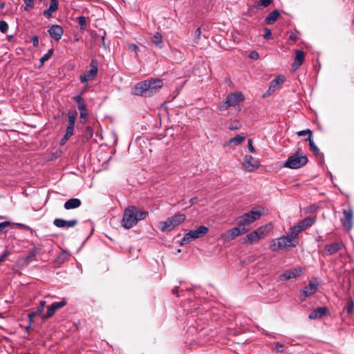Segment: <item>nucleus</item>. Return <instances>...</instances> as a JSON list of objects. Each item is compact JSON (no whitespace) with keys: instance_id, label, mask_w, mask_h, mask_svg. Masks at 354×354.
<instances>
[{"instance_id":"7c9ffc66","label":"nucleus","mask_w":354,"mask_h":354,"mask_svg":"<svg viewBox=\"0 0 354 354\" xmlns=\"http://www.w3.org/2000/svg\"><path fill=\"white\" fill-rule=\"evenodd\" d=\"M78 109L80 113V118L86 119L88 117V112L86 106V104H78Z\"/></svg>"},{"instance_id":"a878e982","label":"nucleus","mask_w":354,"mask_h":354,"mask_svg":"<svg viewBox=\"0 0 354 354\" xmlns=\"http://www.w3.org/2000/svg\"><path fill=\"white\" fill-rule=\"evenodd\" d=\"M285 81V77L283 75H278L276 78H274L272 81H271L269 86L268 91L270 92H274L277 88V86L280 84H282Z\"/></svg>"},{"instance_id":"6ab92c4d","label":"nucleus","mask_w":354,"mask_h":354,"mask_svg":"<svg viewBox=\"0 0 354 354\" xmlns=\"http://www.w3.org/2000/svg\"><path fill=\"white\" fill-rule=\"evenodd\" d=\"M328 312V309L326 306L318 307L314 309L309 315L308 318L310 319H317L322 317L326 315Z\"/></svg>"},{"instance_id":"09e8293b","label":"nucleus","mask_w":354,"mask_h":354,"mask_svg":"<svg viewBox=\"0 0 354 354\" xmlns=\"http://www.w3.org/2000/svg\"><path fill=\"white\" fill-rule=\"evenodd\" d=\"M10 225V223L9 221H4L0 223V233L3 232V230L5 229V227L9 226Z\"/></svg>"},{"instance_id":"0eeeda50","label":"nucleus","mask_w":354,"mask_h":354,"mask_svg":"<svg viewBox=\"0 0 354 354\" xmlns=\"http://www.w3.org/2000/svg\"><path fill=\"white\" fill-rule=\"evenodd\" d=\"M262 213L261 210L257 209H253L251 211L245 213L242 216H240L237 218L238 224L241 226H244L245 225H249L254 221L258 220Z\"/></svg>"},{"instance_id":"a18cd8bd","label":"nucleus","mask_w":354,"mask_h":354,"mask_svg":"<svg viewBox=\"0 0 354 354\" xmlns=\"http://www.w3.org/2000/svg\"><path fill=\"white\" fill-rule=\"evenodd\" d=\"M74 101L78 104H85L84 99L82 98V93L77 95L73 97Z\"/></svg>"},{"instance_id":"f8f14e48","label":"nucleus","mask_w":354,"mask_h":354,"mask_svg":"<svg viewBox=\"0 0 354 354\" xmlns=\"http://www.w3.org/2000/svg\"><path fill=\"white\" fill-rule=\"evenodd\" d=\"M344 216L341 218V222L344 228L350 230L353 227V212L352 208L343 209Z\"/></svg>"},{"instance_id":"680f3d73","label":"nucleus","mask_w":354,"mask_h":354,"mask_svg":"<svg viewBox=\"0 0 354 354\" xmlns=\"http://www.w3.org/2000/svg\"><path fill=\"white\" fill-rule=\"evenodd\" d=\"M172 293L174 295H176V296H178V287H176L172 290Z\"/></svg>"},{"instance_id":"6e6552de","label":"nucleus","mask_w":354,"mask_h":354,"mask_svg":"<svg viewBox=\"0 0 354 354\" xmlns=\"http://www.w3.org/2000/svg\"><path fill=\"white\" fill-rule=\"evenodd\" d=\"M266 226H261L256 230L249 233L244 238L243 243H252L259 241L261 239L263 238L266 235Z\"/></svg>"},{"instance_id":"2f4dec72","label":"nucleus","mask_w":354,"mask_h":354,"mask_svg":"<svg viewBox=\"0 0 354 354\" xmlns=\"http://www.w3.org/2000/svg\"><path fill=\"white\" fill-rule=\"evenodd\" d=\"M38 252V250L37 248H34L31 249L29 252L26 257L25 258V261L28 263L32 261V259L36 256Z\"/></svg>"},{"instance_id":"7ed1b4c3","label":"nucleus","mask_w":354,"mask_h":354,"mask_svg":"<svg viewBox=\"0 0 354 354\" xmlns=\"http://www.w3.org/2000/svg\"><path fill=\"white\" fill-rule=\"evenodd\" d=\"M298 243V236L290 229L286 236H282L278 238L270 248L272 251L287 247H295Z\"/></svg>"},{"instance_id":"ea45409f","label":"nucleus","mask_w":354,"mask_h":354,"mask_svg":"<svg viewBox=\"0 0 354 354\" xmlns=\"http://www.w3.org/2000/svg\"><path fill=\"white\" fill-rule=\"evenodd\" d=\"M353 308H354L353 301H352V299H349L347 301V304H346V306L345 307V310H346V312L348 314H351L353 312Z\"/></svg>"},{"instance_id":"13d9d810","label":"nucleus","mask_w":354,"mask_h":354,"mask_svg":"<svg viewBox=\"0 0 354 354\" xmlns=\"http://www.w3.org/2000/svg\"><path fill=\"white\" fill-rule=\"evenodd\" d=\"M129 49L131 51H134L135 53H137V51L138 50V46L136 44H129Z\"/></svg>"},{"instance_id":"dca6fc26","label":"nucleus","mask_w":354,"mask_h":354,"mask_svg":"<svg viewBox=\"0 0 354 354\" xmlns=\"http://www.w3.org/2000/svg\"><path fill=\"white\" fill-rule=\"evenodd\" d=\"M302 273V270L300 267L295 268L292 270H289L281 274L279 277L281 281H286L291 279H295Z\"/></svg>"},{"instance_id":"a19ab883","label":"nucleus","mask_w":354,"mask_h":354,"mask_svg":"<svg viewBox=\"0 0 354 354\" xmlns=\"http://www.w3.org/2000/svg\"><path fill=\"white\" fill-rule=\"evenodd\" d=\"M8 29V25L6 21L1 20L0 21V31L3 33H6Z\"/></svg>"},{"instance_id":"c756f323","label":"nucleus","mask_w":354,"mask_h":354,"mask_svg":"<svg viewBox=\"0 0 354 354\" xmlns=\"http://www.w3.org/2000/svg\"><path fill=\"white\" fill-rule=\"evenodd\" d=\"M245 139V135L243 133L239 134L235 137L231 138L228 141L229 145H238L241 144Z\"/></svg>"},{"instance_id":"4c0bfd02","label":"nucleus","mask_w":354,"mask_h":354,"mask_svg":"<svg viewBox=\"0 0 354 354\" xmlns=\"http://www.w3.org/2000/svg\"><path fill=\"white\" fill-rule=\"evenodd\" d=\"M272 349L276 353H282L284 351L283 346L279 342H274L272 344Z\"/></svg>"},{"instance_id":"4be33fe9","label":"nucleus","mask_w":354,"mask_h":354,"mask_svg":"<svg viewBox=\"0 0 354 354\" xmlns=\"http://www.w3.org/2000/svg\"><path fill=\"white\" fill-rule=\"evenodd\" d=\"M342 245V243L334 242L332 243L331 244L326 245L325 246L324 250L328 255H332L337 253L339 250H340Z\"/></svg>"},{"instance_id":"58836bf2","label":"nucleus","mask_w":354,"mask_h":354,"mask_svg":"<svg viewBox=\"0 0 354 354\" xmlns=\"http://www.w3.org/2000/svg\"><path fill=\"white\" fill-rule=\"evenodd\" d=\"M15 225L17 226L19 229L30 231L31 234H33L35 232V231L30 226L26 225L25 224L17 223H15Z\"/></svg>"},{"instance_id":"603ef678","label":"nucleus","mask_w":354,"mask_h":354,"mask_svg":"<svg viewBox=\"0 0 354 354\" xmlns=\"http://www.w3.org/2000/svg\"><path fill=\"white\" fill-rule=\"evenodd\" d=\"M248 147L249 151L251 153H254L256 151L255 149L254 148V147L252 145V140H248Z\"/></svg>"},{"instance_id":"6e6d98bb","label":"nucleus","mask_w":354,"mask_h":354,"mask_svg":"<svg viewBox=\"0 0 354 354\" xmlns=\"http://www.w3.org/2000/svg\"><path fill=\"white\" fill-rule=\"evenodd\" d=\"M28 324H30V325H32V323L34 322V318L35 317V315L31 312L28 315Z\"/></svg>"},{"instance_id":"9b49d317","label":"nucleus","mask_w":354,"mask_h":354,"mask_svg":"<svg viewBox=\"0 0 354 354\" xmlns=\"http://www.w3.org/2000/svg\"><path fill=\"white\" fill-rule=\"evenodd\" d=\"M77 117V111L71 110L68 113V124L65 133V140H68L74 133L75 122Z\"/></svg>"},{"instance_id":"f03ea898","label":"nucleus","mask_w":354,"mask_h":354,"mask_svg":"<svg viewBox=\"0 0 354 354\" xmlns=\"http://www.w3.org/2000/svg\"><path fill=\"white\" fill-rule=\"evenodd\" d=\"M147 215V211L141 210L133 205L129 206L124 211L121 225L125 229H131L138 221L144 220Z\"/></svg>"},{"instance_id":"8fccbe9b","label":"nucleus","mask_w":354,"mask_h":354,"mask_svg":"<svg viewBox=\"0 0 354 354\" xmlns=\"http://www.w3.org/2000/svg\"><path fill=\"white\" fill-rule=\"evenodd\" d=\"M10 225V223L9 221H4L0 223V233L3 232V230L5 229V227L9 226Z\"/></svg>"},{"instance_id":"393cba45","label":"nucleus","mask_w":354,"mask_h":354,"mask_svg":"<svg viewBox=\"0 0 354 354\" xmlns=\"http://www.w3.org/2000/svg\"><path fill=\"white\" fill-rule=\"evenodd\" d=\"M82 204L80 199L77 198H70L66 201L64 204V207L66 209H72L79 207Z\"/></svg>"},{"instance_id":"052dcab7","label":"nucleus","mask_w":354,"mask_h":354,"mask_svg":"<svg viewBox=\"0 0 354 354\" xmlns=\"http://www.w3.org/2000/svg\"><path fill=\"white\" fill-rule=\"evenodd\" d=\"M197 201V198L196 197H193L190 200H189V203H190V205H194Z\"/></svg>"},{"instance_id":"5fc2aeb1","label":"nucleus","mask_w":354,"mask_h":354,"mask_svg":"<svg viewBox=\"0 0 354 354\" xmlns=\"http://www.w3.org/2000/svg\"><path fill=\"white\" fill-rule=\"evenodd\" d=\"M239 128V122L237 121H235L232 124H230L229 129L230 130H236Z\"/></svg>"},{"instance_id":"774afa93","label":"nucleus","mask_w":354,"mask_h":354,"mask_svg":"<svg viewBox=\"0 0 354 354\" xmlns=\"http://www.w3.org/2000/svg\"><path fill=\"white\" fill-rule=\"evenodd\" d=\"M324 239L322 238V236H319L317 238V241H323Z\"/></svg>"},{"instance_id":"de8ad7c7","label":"nucleus","mask_w":354,"mask_h":354,"mask_svg":"<svg viewBox=\"0 0 354 354\" xmlns=\"http://www.w3.org/2000/svg\"><path fill=\"white\" fill-rule=\"evenodd\" d=\"M201 28H198L196 31H195V42L196 43H198V40L200 39V37H201Z\"/></svg>"},{"instance_id":"1a4fd4ad","label":"nucleus","mask_w":354,"mask_h":354,"mask_svg":"<svg viewBox=\"0 0 354 354\" xmlns=\"http://www.w3.org/2000/svg\"><path fill=\"white\" fill-rule=\"evenodd\" d=\"M90 70L86 73L80 75L82 83H86L88 81L93 80L98 72V62L96 59H93L89 64Z\"/></svg>"},{"instance_id":"0e129e2a","label":"nucleus","mask_w":354,"mask_h":354,"mask_svg":"<svg viewBox=\"0 0 354 354\" xmlns=\"http://www.w3.org/2000/svg\"><path fill=\"white\" fill-rule=\"evenodd\" d=\"M68 140H65V135L64 136L63 138L60 141V145H63L65 144V142L67 141Z\"/></svg>"},{"instance_id":"c9c22d12","label":"nucleus","mask_w":354,"mask_h":354,"mask_svg":"<svg viewBox=\"0 0 354 354\" xmlns=\"http://www.w3.org/2000/svg\"><path fill=\"white\" fill-rule=\"evenodd\" d=\"M230 106H231V104H230V102H229L227 97H226L225 101H223L219 104L218 108L220 111H225V110H227Z\"/></svg>"},{"instance_id":"3c124183","label":"nucleus","mask_w":354,"mask_h":354,"mask_svg":"<svg viewBox=\"0 0 354 354\" xmlns=\"http://www.w3.org/2000/svg\"><path fill=\"white\" fill-rule=\"evenodd\" d=\"M10 255V252L8 250H5L3 254L0 256V262H3L6 258Z\"/></svg>"},{"instance_id":"b1692460","label":"nucleus","mask_w":354,"mask_h":354,"mask_svg":"<svg viewBox=\"0 0 354 354\" xmlns=\"http://www.w3.org/2000/svg\"><path fill=\"white\" fill-rule=\"evenodd\" d=\"M71 254L66 250H62L54 261L55 267H60L66 261L68 260Z\"/></svg>"},{"instance_id":"e433bc0d","label":"nucleus","mask_w":354,"mask_h":354,"mask_svg":"<svg viewBox=\"0 0 354 354\" xmlns=\"http://www.w3.org/2000/svg\"><path fill=\"white\" fill-rule=\"evenodd\" d=\"M77 21L80 26V29L82 30H84L86 29V17L84 16H80L77 18Z\"/></svg>"},{"instance_id":"338daca9","label":"nucleus","mask_w":354,"mask_h":354,"mask_svg":"<svg viewBox=\"0 0 354 354\" xmlns=\"http://www.w3.org/2000/svg\"><path fill=\"white\" fill-rule=\"evenodd\" d=\"M290 39L295 41L297 39V37L294 35H290Z\"/></svg>"},{"instance_id":"4468645a","label":"nucleus","mask_w":354,"mask_h":354,"mask_svg":"<svg viewBox=\"0 0 354 354\" xmlns=\"http://www.w3.org/2000/svg\"><path fill=\"white\" fill-rule=\"evenodd\" d=\"M248 230L245 228V227L239 225L238 227H233L226 232V233L224 234L223 237L225 240H233L239 235L245 233Z\"/></svg>"},{"instance_id":"69168bd1","label":"nucleus","mask_w":354,"mask_h":354,"mask_svg":"<svg viewBox=\"0 0 354 354\" xmlns=\"http://www.w3.org/2000/svg\"><path fill=\"white\" fill-rule=\"evenodd\" d=\"M5 3L0 2V11L5 8Z\"/></svg>"},{"instance_id":"a211bd4d","label":"nucleus","mask_w":354,"mask_h":354,"mask_svg":"<svg viewBox=\"0 0 354 354\" xmlns=\"http://www.w3.org/2000/svg\"><path fill=\"white\" fill-rule=\"evenodd\" d=\"M50 37L56 41H59L64 32V30L62 26L59 25H53L48 30Z\"/></svg>"},{"instance_id":"49530a36","label":"nucleus","mask_w":354,"mask_h":354,"mask_svg":"<svg viewBox=\"0 0 354 354\" xmlns=\"http://www.w3.org/2000/svg\"><path fill=\"white\" fill-rule=\"evenodd\" d=\"M264 31H265V34L263 35V38L266 39H270L272 37L271 30L269 28H265Z\"/></svg>"},{"instance_id":"cd10ccee","label":"nucleus","mask_w":354,"mask_h":354,"mask_svg":"<svg viewBox=\"0 0 354 354\" xmlns=\"http://www.w3.org/2000/svg\"><path fill=\"white\" fill-rule=\"evenodd\" d=\"M280 13L278 10H274L270 12L265 19L266 24L270 25L274 24L279 17Z\"/></svg>"},{"instance_id":"72a5a7b5","label":"nucleus","mask_w":354,"mask_h":354,"mask_svg":"<svg viewBox=\"0 0 354 354\" xmlns=\"http://www.w3.org/2000/svg\"><path fill=\"white\" fill-rule=\"evenodd\" d=\"M45 306H46V301L44 300H41L39 301V305L37 309L35 311H32V313L36 317L37 315H38L39 314L41 313L44 311Z\"/></svg>"},{"instance_id":"aec40b11","label":"nucleus","mask_w":354,"mask_h":354,"mask_svg":"<svg viewBox=\"0 0 354 354\" xmlns=\"http://www.w3.org/2000/svg\"><path fill=\"white\" fill-rule=\"evenodd\" d=\"M227 97L232 106H235L245 99L241 93H232L229 94Z\"/></svg>"},{"instance_id":"c85d7f7f","label":"nucleus","mask_w":354,"mask_h":354,"mask_svg":"<svg viewBox=\"0 0 354 354\" xmlns=\"http://www.w3.org/2000/svg\"><path fill=\"white\" fill-rule=\"evenodd\" d=\"M152 43L158 48L162 47V35L160 32H156L151 38Z\"/></svg>"},{"instance_id":"9d476101","label":"nucleus","mask_w":354,"mask_h":354,"mask_svg":"<svg viewBox=\"0 0 354 354\" xmlns=\"http://www.w3.org/2000/svg\"><path fill=\"white\" fill-rule=\"evenodd\" d=\"M315 221L316 217L308 216L301 220L296 225L290 227V229L298 236L299 232L312 226Z\"/></svg>"},{"instance_id":"423d86ee","label":"nucleus","mask_w":354,"mask_h":354,"mask_svg":"<svg viewBox=\"0 0 354 354\" xmlns=\"http://www.w3.org/2000/svg\"><path fill=\"white\" fill-rule=\"evenodd\" d=\"M208 230L209 229L204 225H200L197 229L190 230L185 234L180 241V245L187 244L196 239L203 237L208 232Z\"/></svg>"},{"instance_id":"f3484780","label":"nucleus","mask_w":354,"mask_h":354,"mask_svg":"<svg viewBox=\"0 0 354 354\" xmlns=\"http://www.w3.org/2000/svg\"><path fill=\"white\" fill-rule=\"evenodd\" d=\"M78 223V221L77 219H72L70 221H66L62 218H55L53 221V224L55 226L59 227V228H70L75 227Z\"/></svg>"},{"instance_id":"e2e57ef3","label":"nucleus","mask_w":354,"mask_h":354,"mask_svg":"<svg viewBox=\"0 0 354 354\" xmlns=\"http://www.w3.org/2000/svg\"><path fill=\"white\" fill-rule=\"evenodd\" d=\"M31 328H32V325H30V324H28V325L25 328V331L26 333H28Z\"/></svg>"},{"instance_id":"bb28decb","label":"nucleus","mask_w":354,"mask_h":354,"mask_svg":"<svg viewBox=\"0 0 354 354\" xmlns=\"http://www.w3.org/2000/svg\"><path fill=\"white\" fill-rule=\"evenodd\" d=\"M50 3L48 9L44 11V15L47 18L52 16L53 12H55L58 8V0H50Z\"/></svg>"},{"instance_id":"20e7f679","label":"nucleus","mask_w":354,"mask_h":354,"mask_svg":"<svg viewBox=\"0 0 354 354\" xmlns=\"http://www.w3.org/2000/svg\"><path fill=\"white\" fill-rule=\"evenodd\" d=\"M308 162V158L300 150L290 156L283 164V167L292 169H299Z\"/></svg>"},{"instance_id":"4d7b16f0","label":"nucleus","mask_w":354,"mask_h":354,"mask_svg":"<svg viewBox=\"0 0 354 354\" xmlns=\"http://www.w3.org/2000/svg\"><path fill=\"white\" fill-rule=\"evenodd\" d=\"M32 41L34 47L37 46L39 44V37L37 36L32 37Z\"/></svg>"},{"instance_id":"2eb2a0df","label":"nucleus","mask_w":354,"mask_h":354,"mask_svg":"<svg viewBox=\"0 0 354 354\" xmlns=\"http://www.w3.org/2000/svg\"><path fill=\"white\" fill-rule=\"evenodd\" d=\"M260 163L258 160L252 156H245L244 158L243 167L248 171H254L259 167Z\"/></svg>"},{"instance_id":"bf43d9fd","label":"nucleus","mask_w":354,"mask_h":354,"mask_svg":"<svg viewBox=\"0 0 354 354\" xmlns=\"http://www.w3.org/2000/svg\"><path fill=\"white\" fill-rule=\"evenodd\" d=\"M86 133L89 137H91L93 136V129L91 127H86Z\"/></svg>"},{"instance_id":"f257e3e1","label":"nucleus","mask_w":354,"mask_h":354,"mask_svg":"<svg viewBox=\"0 0 354 354\" xmlns=\"http://www.w3.org/2000/svg\"><path fill=\"white\" fill-rule=\"evenodd\" d=\"M163 86L160 79H149L137 83L133 88V93L136 95L151 97L156 93Z\"/></svg>"},{"instance_id":"473e14b6","label":"nucleus","mask_w":354,"mask_h":354,"mask_svg":"<svg viewBox=\"0 0 354 354\" xmlns=\"http://www.w3.org/2000/svg\"><path fill=\"white\" fill-rule=\"evenodd\" d=\"M306 140L308 142V144H309V147H310V149L314 152L315 154H318L319 153V148L315 145V144L314 143L313 140H312L311 138L310 137H308V138L306 139Z\"/></svg>"},{"instance_id":"39448f33","label":"nucleus","mask_w":354,"mask_h":354,"mask_svg":"<svg viewBox=\"0 0 354 354\" xmlns=\"http://www.w3.org/2000/svg\"><path fill=\"white\" fill-rule=\"evenodd\" d=\"M185 220V215L183 214H177L168 218L165 221L160 223V228L161 231H171L175 227L179 225Z\"/></svg>"},{"instance_id":"79ce46f5","label":"nucleus","mask_w":354,"mask_h":354,"mask_svg":"<svg viewBox=\"0 0 354 354\" xmlns=\"http://www.w3.org/2000/svg\"><path fill=\"white\" fill-rule=\"evenodd\" d=\"M26 6L24 7V10L26 11L30 10L33 7L34 1L33 0H24Z\"/></svg>"},{"instance_id":"f704fd0d","label":"nucleus","mask_w":354,"mask_h":354,"mask_svg":"<svg viewBox=\"0 0 354 354\" xmlns=\"http://www.w3.org/2000/svg\"><path fill=\"white\" fill-rule=\"evenodd\" d=\"M53 51H54L53 48L49 49L48 53H46L45 55H44L40 58L41 65H43L44 64V62H46L52 56Z\"/></svg>"},{"instance_id":"864d4df0","label":"nucleus","mask_w":354,"mask_h":354,"mask_svg":"<svg viewBox=\"0 0 354 354\" xmlns=\"http://www.w3.org/2000/svg\"><path fill=\"white\" fill-rule=\"evenodd\" d=\"M259 57V53L257 51H252L249 55V57L252 59H257Z\"/></svg>"},{"instance_id":"c03bdc74","label":"nucleus","mask_w":354,"mask_h":354,"mask_svg":"<svg viewBox=\"0 0 354 354\" xmlns=\"http://www.w3.org/2000/svg\"><path fill=\"white\" fill-rule=\"evenodd\" d=\"M272 0H260L258 2V6L262 8H266L271 3Z\"/></svg>"},{"instance_id":"412c9836","label":"nucleus","mask_w":354,"mask_h":354,"mask_svg":"<svg viewBox=\"0 0 354 354\" xmlns=\"http://www.w3.org/2000/svg\"><path fill=\"white\" fill-rule=\"evenodd\" d=\"M317 283L310 281L308 285L302 289L301 293L304 295L305 297H308L317 291Z\"/></svg>"},{"instance_id":"ddd939ff","label":"nucleus","mask_w":354,"mask_h":354,"mask_svg":"<svg viewBox=\"0 0 354 354\" xmlns=\"http://www.w3.org/2000/svg\"><path fill=\"white\" fill-rule=\"evenodd\" d=\"M66 304L65 299H62L61 301L54 302L50 306L48 307L46 313L42 316L41 319L43 321L53 317L55 311L59 308H63Z\"/></svg>"},{"instance_id":"5701e85b","label":"nucleus","mask_w":354,"mask_h":354,"mask_svg":"<svg viewBox=\"0 0 354 354\" xmlns=\"http://www.w3.org/2000/svg\"><path fill=\"white\" fill-rule=\"evenodd\" d=\"M304 59V53L301 50H296V56L294 62L292 64L293 70L298 69L302 64Z\"/></svg>"},{"instance_id":"37998d69","label":"nucleus","mask_w":354,"mask_h":354,"mask_svg":"<svg viewBox=\"0 0 354 354\" xmlns=\"http://www.w3.org/2000/svg\"><path fill=\"white\" fill-rule=\"evenodd\" d=\"M297 133L298 136H304L306 135H308V137H310V138L312 137V131L310 129L302 130V131H298Z\"/></svg>"}]
</instances>
